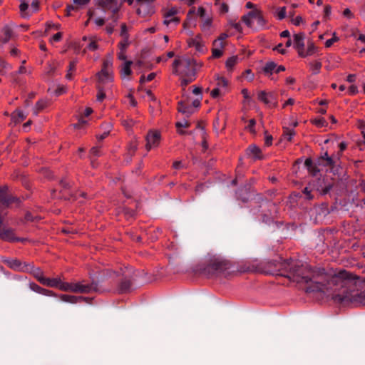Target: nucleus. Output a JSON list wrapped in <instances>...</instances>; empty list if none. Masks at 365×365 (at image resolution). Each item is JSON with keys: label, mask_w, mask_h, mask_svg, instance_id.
Here are the masks:
<instances>
[{"label": "nucleus", "mask_w": 365, "mask_h": 365, "mask_svg": "<svg viewBox=\"0 0 365 365\" xmlns=\"http://www.w3.org/2000/svg\"><path fill=\"white\" fill-rule=\"evenodd\" d=\"M278 275L297 284H304L306 292H322L339 303H365V277L360 278L343 270L337 274L314 267L298 259L272 260L264 268L252 263V272Z\"/></svg>", "instance_id": "nucleus-1"}, {"label": "nucleus", "mask_w": 365, "mask_h": 365, "mask_svg": "<svg viewBox=\"0 0 365 365\" xmlns=\"http://www.w3.org/2000/svg\"><path fill=\"white\" fill-rule=\"evenodd\" d=\"M253 202L255 204H259L255 209L260 212L262 222L269 226L272 225L274 227H278L279 222L274 221L272 217L268 213L270 212L271 208L275 209L274 205L265 200L261 194L252 195Z\"/></svg>", "instance_id": "nucleus-2"}, {"label": "nucleus", "mask_w": 365, "mask_h": 365, "mask_svg": "<svg viewBox=\"0 0 365 365\" xmlns=\"http://www.w3.org/2000/svg\"><path fill=\"white\" fill-rule=\"evenodd\" d=\"M232 264L230 261L216 257L210 260L208 264L203 269V273L209 277L225 275L230 273Z\"/></svg>", "instance_id": "nucleus-3"}, {"label": "nucleus", "mask_w": 365, "mask_h": 365, "mask_svg": "<svg viewBox=\"0 0 365 365\" xmlns=\"http://www.w3.org/2000/svg\"><path fill=\"white\" fill-rule=\"evenodd\" d=\"M0 202L4 207H9L12 205L19 207L21 203V200L19 197L13 196L9 193L7 187H3L0 188Z\"/></svg>", "instance_id": "nucleus-4"}, {"label": "nucleus", "mask_w": 365, "mask_h": 365, "mask_svg": "<svg viewBox=\"0 0 365 365\" xmlns=\"http://www.w3.org/2000/svg\"><path fill=\"white\" fill-rule=\"evenodd\" d=\"M185 69L182 71L183 76H195L197 68L202 66L201 63H197L194 58L182 57V66Z\"/></svg>", "instance_id": "nucleus-5"}, {"label": "nucleus", "mask_w": 365, "mask_h": 365, "mask_svg": "<svg viewBox=\"0 0 365 365\" xmlns=\"http://www.w3.org/2000/svg\"><path fill=\"white\" fill-rule=\"evenodd\" d=\"M98 291V282L93 281L91 284H84L81 282L74 283L73 292L75 293H91Z\"/></svg>", "instance_id": "nucleus-6"}, {"label": "nucleus", "mask_w": 365, "mask_h": 365, "mask_svg": "<svg viewBox=\"0 0 365 365\" xmlns=\"http://www.w3.org/2000/svg\"><path fill=\"white\" fill-rule=\"evenodd\" d=\"M252 20H255L257 21L256 30H263L265 29L266 24L267 20L264 17L262 11L259 10L256 5L252 4Z\"/></svg>", "instance_id": "nucleus-7"}, {"label": "nucleus", "mask_w": 365, "mask_h": 365, "mask_svg": "<svg viewBox=\"0 0 365 365\" xmlns=\"http://www.w3.org/2000/svg\"><path fill=\"white\" fill-rule=\"evenodd\" d=\"M257 98L268 107H274L277 105L275 96L272 93L261 91L258 93Z\"/></svg>", "instance_id": "nucleus-8"}, {"label": "nucleus", "mask_w": 365, "mask_h": 365, "mask_svg": "<svg viewBox=\"0 0 365 365\" xmlns=\"http://www.w3.org/2000/svg\"><path fill=\"white\" fill-rule=\"evenodd\" d=\"M160 140V133L158 131H149L146 136V149L150 150L152 148L158 145Z\"/></svg>", "instance_id": "nucleus-9"}, {"label": "nucleus", "mask_w": 365, "mask_h": 365, "mask_svg": "<svg viewBox=\"0 0 365 365\" xmlns=\"http://www.w3.org/2000/svg\"><path fill=\"white\" fill-rule=\"evenodd\" d=\"M241 21L242 22H240V21L236 22L235 20H230V24L232 27H233L238 32L242 31V23H243L247 27H250L251 26V11H249L247 14L244 15L241 19Z\"/></svg>", "instance_id": "nucleus-10"}, {"label": "nucleus", "mask_w": 365, "mask_h": 365, "mask_svg": "<svg viewBox=\"0 0 365 365\" xmlns=\"http://www.w3.org/2000/svg\"><path fill=\"white\" fill-rule=\"evenodd\" d=\"M4 262L8 265L10 268L21 272H25L26 270L27 262H22L19 259L7 258L4 259Z\"/></svg>", "instance_id": "nucleus-11"}, {"label": "nucleus", "mask_w": 365, "mask_h": 365, "mask_svg": "<svg viewBox=\"0 0 365 365\" xmlns=\"http://www.w3.org/2000/svg\"><path fill=\"white\" fill-rule=\"evenodd\" d=\"M138 3H140V7L138 9L137 12L138 14H141L142 13L144 15L150 14L153 13L152 8L150 3L154 1L155 0H136Z\"/></svg>", "instance_id": "nucleus-12"}, {"label": "nucleus", "mask_w": 365, "mask_h": 365, "mask_svg": "<svg viewBox=\"0 0 365 365\" xmlns=\"http://www.w3.org/2000/svg\"><path fill=\"white\" fill-rule=\"evenodd\" d=\"M60 299L61 301L67 303L71 304H76L78 302H81L82 301H85L86 302H88L90 299L88 297H77V296H73V295H68V294H61L60 296Z\"/></svg>", "instance_id": "nucleus-13"}, {"label": "nucleus", "mask_w": 365, "mask_h": 365, "mask_svg": "<svg viewBox=\"0 0 365 365\" xmlns=\"http://www.w3.org/2000/svg\"><path fill=\"white\" fill-rule=\"evenodd\" d=\"M317 183L318 185L316 186V189L322 195L328 194L330 192V190L333 188V184L331 182H325L324 179H319Z\"/></svg>", "instance_id": "nucleus-14"}, {"label": "nucleus", "mask_w": 365, "mask_h": 365, "mask_svg": "<svg viewBox=\"0 0 365 365\" xmlns=\"http://www.w3.org/2000/svg\"><path fill=\"white\" fill-rule=\"evenodd\" d=\"M26 269H28L25 270V272L31 273L41 284V279H45L42 270L30 263H28Z\"/></svg>", "instance_id": "nucleus-15"}, {"label": "nucleus", "mask_w": 365, "mask_h": 365, "mask_svg": "<svg viewBox=\"0 0 365 365\" xmlns=\"http://www.w3.org/2000/svg\"><path fill=\"white\" fill-rule=\"evenodd\" d=\"M98 82L100 83H106L113 81L112 71H106V69H101L97 74Z\"/></svg>", "instance_id": "nucleus-16"}, {"label": "nucleus", "mask_w": 365, "mask_h": 365, "mask_svg": "<svg viewBox=\"0 0 365 365\" xmlns=\"http://www.w3.org/2000/svg\"><path fill=\"white\" fill-rule=\"evenodd\" d=\"M132 289V282L131 280L128 277L127 275L124 277V278L121 280L119 287L118 292L120 293H126L129 292Z\"/></svg>", "instance_id": "nucleus-17"}, {"label": "nucleus", "mask_w": 365, "mask_h": 365, "mask_svg": "<svg viewBox=\"0 0 365 365\" xmlns=\"http://www.w3.org/2000/svg\"><path fill=\"white\" fill-rule=\"evenodd\" d=\"M318 165V162L317 163H314L311 158L306 159L304 162V166L308 170L309 173L313 176L317 175V174L319 173Z\"/></svg>", "instance_id": "nucleus-18"}, {"label": "nucleus", "mask_w": 365, "mask_h": 365, "mask_svg": "<svg viewBox=\"0 0 365 365\" xmlns=\"http://www.w3.org/2000/svg\"><path fill=\"white\" fill-rule=\"evenodd\" d=\"M294 47L297 50L304 48V34L299 33L294 36Z\"/></svg>", "instance_id": "nucleus-19"}, {"label": "nucleus", "mask_w": 365, "mask_h": 365, "mask_svg": "<svg viewBox=\"0 0 365 365\" xmlns=\"http://www.w3.org/2000/svg\"><path fill=\"white\" fill-rule=\"evenodd\" d=\"M12 35V29L8 26H4L0 34V41L3 43H6L11 39Z\"/></svg>", "instance_id": "nucleus-20"}, {"label": "nucleus", "mask_w": 365, "mask_h": 365, "mask_svg": "<svg viewBox=\"0 0 365 365\" xmlns=\"http://www.w3.org/2000/svg\"><path fill=\"white\" fill-rule=\"evenodd\" d=\"M29 287H30V289L35 292H37V293H39V294H41L43 295H46V296H55L53 291L42 288L35 283H31L29 284Z\"/></svg>", "instance_id": "nucleus-21"}, {"label": "nucleus", "mask_w": 365, "mask_h": 365, "mask_svg": "<svg viewBox=\"0 0 365 365\" xmlns=\"http://www.w3.org/2000/svg\"><path fill=\"white\" fill-rule=\"evenodd\" d=\"M60 278H46L41 279V284L51 287H57L58 288L61 284Z\"/></svg>", "instance_id": "nucleus-22"}, {"label": "nucleus", "mask_w": 365, "mask_h": 365, "mask_svg": "<svg viewBox=\"0 0 365 365\" xmlns=\"http://www.w3.org/2000/svg\"><path fill=\"white\" fill-rule=\"evenodd\" d=\"M237 198L242 200L243 202H247L249 201L250 193V186L248 187L247 186L245 189H241L237 192Z\"/></svg>", "instance_id": "nucleus-23"}, {"label": "nucleus", "mask_w": 365, "mask_h": 365, "mask_svg": "<svg viewBox=\"0 0 365 365\" xmlns=\"http://www.w3.org/2000/svg\"><path fill=\"white\" fill-rule=\"evenodd\" d=\"M242 93L244 97V100L242 101V104H243L242 110L245 115L249 111V104H250V97L249 96V91L247 88H243L242 90Z\"/></svg>", "instance_id": "nucleus-24"}, {"label": "nucleus", "mask_w": 365, "mask_h": 365, "mask_svg": "<svg viewBox=\"0 0 365 365\" xmlns=\"http://www.w3.org/2000/svg\"><path fill=\"white\" fill-rule=\"evenodd\" d=\"M325 156H327V158H324V157H320L318 159V165L333 167L335 163L334 160L332 159V158L328 155L327 153H325Z\"/></svg>", "instance_id": "nucleus-25"}, {"label": "nucleus", "mask_w": 365, "mask_h": 365, "mask_svg": "<svg viewBox=\"0 0 365 365\" xmlns=\"http://www.w3.org/2000/svg\"><path fill=\"white\" fill-rule=\"evenodd\" d=\"M178 111L185 114L186 117L190 116L193 113V109L190 106L184 104L182 102L178 103Z\"/></svg>", "instance_id": "nucleus-26"}, {"label": "nucleus", "mask_w": 365, "mask_h": 365, "mask_svg": "<svg viewBox=\"0 0 365 365\" xmlns=\"http://www.w3.org/2000/svg\"><path fill=\"white\" fill-rule=\"evenodd\" d=\"M115 4V0H99V6L103 9H111Z\"/></svg>", "instance_id": "nucleus-27"}, {"label": "nucleus", "mask_w": 365, "mask_h": 365, "mask_svg": "<svg viewBox=\"0 0 365 365\" xmlns=\"http://www.w3.org/2000/svg\"><path fill=\"white\" fill-rule=\"evenodd\" d=\"M264 155L262 153L260 148L255 145H252V160H262Z\"/></svg>", "instance_id": "nucleus-28"}, {"label": "nucleus", "mask_w": 365, "mask_h": 365, "mask_svg": "<svg viewBox=\"0 0 365 365\" xmlns=\"http://www.w3.org/2000/svg\"><path fill=\"white\" fill-rule=\"evenodd\" d=\"M276 67L277 64L274 62H268L263 68V71L267 75L272 74L273 72H275Z\"/></svg>", "instance_id": "nucleus-29"}, {"label": "nucleus", "mask_w": 365, "mask_h": 365, "mask_svg": "<svg viewBox=\"0 0 365 365\" xmlns=\"http://www.w3.org/2000/svg\"><path fill=\"white\" fill-rule=\"evenodd\" d=\"M26 115L23 113V111L20 110H16L13 114H12V119L14 120V122L19 123L22 120H24L26 118Z\"/></svg>", "instance_id": "nucleus-30"}, {"label": "nucleus", "mask_w": 365, "mask_h": 365, "mask_svg": "<svg viewBox=\"0 0 365 365\" xmlns=\"http://www.w3.org/2000/svg\"><path fill=\"white\" fill-rule=\"evenodd\" d=\"M133 63L131 61H126L121 69V75L122 76H129L131 74L132 71L130 69V66Z\"/></svg>", "instance_id": "nucleus-31"}, {"label": "nucleus", "mask_w": 365, "mask_h": 365, "mask_svg": "<svg viewBox=\"0 0 365 365\" xmlns=\"http://www.w3.org/2000/svg\"><path fill=\"white\" fill-rule=\"evenodd\" d=\"M59 289L64 292H73L74 289V283H68L61 282L60 286L58 287Z\"/></svg>", "instance_id": "nucleus-32"}, {"label": "nucleus", "mask_w": 365, "mask_h": 365, "mask_svg": "<svg viewBox=\"0 0 365 365\" xmlns=\"http://www.w3.org/2000/svg\"><path fill=\"white\" fill-rule=\"evenodd\" d=\"M46 106V103L42 100L38 101L35 106V108L34 109V114L35 115H37L38 112L44 109V108Z\"/></svg>", "instance_id": "nucleus-33"}, {"label": "nucleus", "mask_w": 365, "mask_h": 365, "mask_svg": "<svg viewBox=\"0 0 365 365\" xmlns=\"http://www.w3.org/2000/svg\"><path fill=\"white\" fill-rule=\"evenodd\" d=\"M185 78H183L181 81V86L185 88L186 87L189 83L192 82L195 79V76H184Z\"/></svg>", "instance_id": "nucleus-34"}, {"label": "nucleus", "mask_w": 365, "mask_h": 365, "mask_svg": "<svg viewBox=\"0 0 365 365\" xmlns=\"http://www.w3.org/2000/svg\"><path fill=\"white\" fill-rule=\"evenodd\" d=\"M97 101L101 102L106 98V93L104 92L103 86H101V85L97 86Z\"/></svg>", "instance_id": "nucleus-35"}, {"label": "nucleus", "mask_w": 365, "mask_h": 365, "mask_svg": "<svg viewBox=\"0 0 365 365\" xmlns=\"http://www.w3.org/2000/svg\"><path fill=\"white\" fill-rule=\"evenodd\" d=\"M237 63V57L236 56H232L229 58L226 61V67L230 71L232 69V68L235 66V65Z\"/></svg>", "instance_id": "nucleus-36"}, {"label": "nucleus", "mask_w": 365, "mask_h": 365, "mask_svg": "<svg viewBox=\"0 0 365 365\" xmlns=\"http://www.w3.org/2000/svg\"><path fill=\"white\" fill-rule=\"evenodd\" d=\"M189 46L195 47L196 50L199 52H203L204 46L200 42L197 41L196 40H192L189 43Z\"/></svg>", "instance_id": "nucleus-37"}, {"label": "nucleus", "mask_w": 365, "mask_h": 365, "mask_svg": "<svg viewBox=\"0 0 365 365\" xmlns=\"http://www.w3.org/2000/svg\"><path fill=\"white\" fill-rule=\"evenodd\" d=\"M295 135V132L293 130L286 128L284 130V135L287 140L291 141L292 137Z\"/></svg>", "instance_id": "nucleus-38"}, {"label": "nucleus", "mask_w": 365, "mask_h": 365, "mask_svg": "<svg viewBox=\"0 0 365 365\" xmlns=\"http://www.w3.org/2000/svg\"><path fill=\"white\" fill-rule=\"evenodd\" d=\"M322 63L319 61H316L312 63V68L314 74H317L319 73V71L322 68Z\"/></svg>", "instance_id": "nucleus-39"}, {"label": "nucleus", "mask_w": 365, "mask_h": 365, "mask_svg": "<svg viewBox=\"0 0 365 365\" xmlns=\"http://www.w3.org/2000/svg\"><path fill=\"white\" fill-rule=\"evenodd\" d=\"M317 48L314 46V44L312 43V42H310L309 44H308V47H307V55H312L314 54L316 51H317Z\"/></svg>", "instance_id": "nucleus-40"}, {"label": "nucleus", "mask_w": 365, "mask_h": 365, "mask_svg": "<svg viewBox=\"0 0 365 365\" xmlns=\"http://www.w3.org/2000/svg\"><path fill=\"white\" fill-rule=\"evenodd\" d=\"M314 123L318 127H324L327 125V122L324 118L315 119Z\"/></svg>", "instance_id": "nucleus-41"}, {"label": "nucleus", "mask_w": 365, "mask_h": 365, "mask_svg": "<svg viewBox=\"0 0 365 365\" xmlns=\"http://www.w3.org/2000/svg\"><path fill=\"white\" fill-rule=\"evenodd\" d=\"M212 53L213 58H220L223 53L222 50L218 47L212 48Z\"/></svg>", "instance_id": "nucleus-42"}, {"label": "nucleus", "mask_w": 365, "mask_h": 365, "mask_svg": "<svg viewBox=\"0 0 365 365\" xmlns=\"http://www.w3.org/2000/svg\"><path fill=\"white\" fill-rule=\"evenodd\" d=\"M112 65H113L112 60L110 58L106 59L103 61L102 69H106V71H112L111 70Z\"/></svg>", "instance_id": "nucleus-43"}, {"label": "nucleus", "mask_w": 365, "mask_h": 365, "mask_svg": "<svg viewBox=\"0 0 365 365\" xmlns=\"http://www.w3.org/2000/svg\"><path fill=\"white\" fill-rule=\"evenodd\" d=\"M287 11H286V7L283 6L279 9V11L277 13V18L279 20H282L286 17Z\"/></svg>", "instance_id": "nucleus-44"}, {"label": "nucleus", "mask_w": 365, "mask_h": 365, "mask_svg": "<svg viewBox=\"0 0 365 365\" xmlns=\"http://www.w3.org/2000/svg\"><path fill=\"white\" fill-rule=\"evenodd\" d=\"M338 40H339V38L337 36H336L335 34H334V36L331 38L328 39L325 42L326 47H330L334 42H336Z\"/></svg>", "instance_id": "nucleus-45"}, {"label": "nucleus", "mask_w": 365, "mask_h": 365, "mask_svg": "<svg viewBox=\"0 0 365 365\" xmlns=\"http://www.w3.org/2000/svg\"><path fill=\"white\" fill-rule=\"evenodd\" d=\"M178 11L175 8L169 9L165 14V18L168 19L174 16L177 14Z\"/></svg>", "instance_id": "nucleus-46"}, {"label": "nucleus", "mask_w": 365, "mask_h": 365, "mask_svg": "<svg viewBox=\"0 0 365 365\" xmlns=\"http://www.w3.org/2000/svg\"><path fill=\"white\" fill-rule=\"evenodd\" d=\"M211 23H212L211 19L207 18V19H205V21L202 25V29L203 30L208 29L210 28V26H211Z\"/></svg>", "instance_id": "nucleus-47"}, {"label": "nucleus", "mask_w": 365, "mask_h": 365, "mask_svg": "<svg viewBox=\"0 0 365 365\" xmlns=\"http://www.w3.org/2000/svg\"><path fill=\"white\" fill-rule=\"evenodd\" d=\"M217 86L226 87L227 86V81L225 78L219 77L217 78Z\"/></svg>", "instance_id": "nucleus-48"}, {"label": "nucleus", "mask_w": 365, "mask_h": 365, "mask_svg": "<svg viewBox=\"0 0 365 365\" xmlns=\"http://www.w3.org/2000/svg\"><path fill=\"white\" fill-rule=\"evenodd\" d=\"M224 46H225L224 42L220 40H215L213 42V48L218 47L222 50Z\"/></svg>", "instance_id": "nucleus-49"}, {"label": "nucleus", "mask_w": 365, "mask_h": 365, "mask_svg": "<svg viewBox=\"0 0 365 365\" xmlns=\"http://www.w3.org/2000/svg\"><path fill=\"white\" fill-rule=\"evenodd\" d=\"M242 120H243L245 123H247V124L245 125V129L251 132V120L247 119V116L243 115L242 117Z\"/></svg>", "instance_id": "nucleus-50"}, {"label": "nucleus", "mask_w": 365, "mask_h": 365, "mask_svg": "<svg viewBox=\"0 0 365 365\" xmlns=\"http://www.w3.org/2000/svg\"><path fill=\"white\" fill-rule=\"evenodd\" d=\"M331 7L329 5H326L324 10V17L328 18L331 14Z\"/></svg>", "instance_id": "nucleus-51"}, {"label": "nucleus", "mask_w": 365, "mask_h": 365, "mask_svg": "<svg viewBox=\"0 0 365 365\" xmlns=\"http://www.w3.org/2000/svg\"><path fill=\"white\" fill-rule=\"evenodd\" d=\"M87 48L91 51H95L98 48V44L93 40H92L88 45Z\"/></svg>", "instance_id": "nucleus-52"}, {"label": "nucleus", "mask_w": 365, "mask_h": 365, "mask_svg": "<svg viewBox=\"0 0 365 365\" xmlns=\"http://www.w3.org/2000/svg\"><path fill=\"white\" fill-rule=\"evenodd\" d=\"M175 125L178 128L182 127L188 128L190 126V123L187 120H185L184 122H177Z\"/></svg>", "instance_id": "nucleus-53"}, {"label": "nucleus", "mask_w": 365, "mask_h": 365, "mask_svg": "<svg viewBox=\"0 0 365 365\" xmlns=\"http://www.w3.org/2000/svg\"><path fill=\"white\" fill-rule=\"evenodd\" d=\"M127 32H128L127 26L125 24H123L121 25L120 36H122L123 37L127 38L128 37Z\"/></svg>", "instance_id": "nucleus-54"}, {"label": "nucleus", "mask_w": 365, "mask_h": 365, "mask_svg": "<svg viewBox=\"0 0 365 365\" xmlns=\"http://www.w3.org/2000/svg\"><path fill=\"white\" fill-rule=\"evenodd\" d=\"M136 150H137V145H131L130 146L129 154H130V156L129 160H128V162L131 160V157L135 153Z\"/></svg>", "instance_id": "nucleus-55"}, {"label": "nucleus", "mask_w": 365, "mask_h": 365, "mask_svg": "<svg viewBox=\"0 0 365 365\" xmlns=\"http://www.w3.org/2000/svg\"><path fill=\"white\" fill-rule=\"evenodd\" d=\"M349 92L351 95H355L358 93V88L357 86H354V85H351L349 88Z\"/></svg>", "instance_id": "nucleus-56"}, {"label": "nucleus", "mask_w": 365, "mask_h": 365, "mask_svg": "<svg viewBox=\"0 0 365 365\" xmlns=\"http://www.w3.org/2000/svg\"><path fill=\"white\" fill-rule=\"evenodd\" d=\"M61 38H62V33L58 32L53 36L52 40L53 41L58 42L61 39Z\"/></svg>", "instance_id": "nucleus-57"}, {"label": "nucleus", "mask_w": 365, "mask_h": 365, "mask_svg": "<svg viewBox=\"0 0 365 365\" xmlns=\"http://www.w3.org/2000/svg\"><path fill=\"white\" fill-rule=\"evenodd\" d=\"M211 96L214 98H217L220 96V89L219 88H215L211 91Z\"/></svg>", "instance_id": "nucleus-58"}, {"label": "nucleus", "mask_w": 365, "mask_h": 365, "mask_svg": "<svg viewBox=\"0 0 365 365\" xmlns=\"http://www.w3.org/2000/svg\"><path fill=\"white\" fill-rule=\"evenodd\" d=\"M91 153L95 156L100 155V150L97 147H93L91 149Z\"/></svg>", "instance_id": "nucleus-59"}, {"label": "nucleus", "mask_w": 365, "mask_h": 365, "mask_svg": "<svg viewBox=\"0 0 365 365\" xmlns=\"http://www.w3.org/2000/svg\"><path fill=\"white\" fill-rule=\"evenodd\" d=\"M60 185L63 187L64 189H69L71 187V185L69 182H66L64 180H61L60 182Z\"/></svg>", "instance_id": "nucleus-60"}, {"label": "nucleus", "mask_w": 365, "mask_h": 365, "mask_svg": "<svg viewBox=\"0 0 365 365\" xmlns=\"http://www.w3.org/2000/svg\"><path fill=\"white\" fill-rule=\"evenodd\" d=\"M173 167L175 169H180L184 168V165H182L181 161H175L173 163Z\"/></svg>", "instance_id": "nucleus-61"}, {"label": "nucleus", "mask_w": 365, "mask_h": 365, "mask_svg": "<svg viewBox=\"0 0 365 365\" xmlns=\"http://www.w3.org/2000/svg\"><path fill=\"white\" fill-rule=\"evenodd\" d=\"M0 67L3 68H9L11 67L10 64L6 62L4 59H0Z\"/></svg>", "instance_id": "nucleus-62"}, {"label": "nucleus", "mask_w": 365, "mask_h": 365, "mask_svg": "<svg viewBox=\"0 0 365 365\" xmlns=\"http://www.w3.org/2000/svg\"><path fill=\"white\" fill-rule=\"evenodd\" d=\"M174 68H177L179 66H182V57L179 59H175L173 64Z\"/></svg>", "instance_id": "nucleus-63"}, {"label": "nucleus", "mask_w": 365, "mask_h": 365, "mask_svg": "<svg viewBox=\"0 0 365 365\" xmlns=\"http://www.w3.org/2000/svg\"><path fill=\"white\" fill-rule=\"evenodd\" d=\"M343 14L344 16L347 17V18H352L353 17V14L351 13V11H350L349 9H346L344 12H343Z\"/></svg>", "instance_id": "nucleus-64"}]
</instances>
